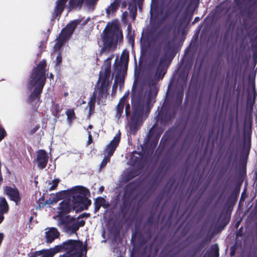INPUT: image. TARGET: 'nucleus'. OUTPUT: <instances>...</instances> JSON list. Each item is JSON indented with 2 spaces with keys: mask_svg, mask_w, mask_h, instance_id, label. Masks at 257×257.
<instances>
[{
  "mask_svg": "<svg viewBox=\"0 0 257 257\" xmlns=\"http://www.w3.org/2000/svg\"><path fill=\"white\" fill-rule=\"evenodd\" d=\"M109 160H110V157L104 155L103 159L100 164V168L104 167L106 165V164L108 162H109Z\"/></svg>",
  "mask_w": 257,
  "mask_h": 257,
  "instance_id": "28",
  "label": "nucleus"
},
{
  "mask_svg": "<svg viewBox=\"0 0 257 257\" xmlns=\"http://www.w3.org/2000/svg\"><path fill=\"white\" fill-rule=\"evenodd\" d=\"M58 252H65L75 254V257H80V240L69 239L55 245Z\"/></svg>",
  "mask_w": 257,
  "mask_h": 257,
  "instance_id": "6",
  "label": "nucleus"
},
{
  "mask_svg": "<svg viewBox=\"0 0 257 257\" xmlns=\"http://www.w3.org/2000/svg\"><path fill=\"white\" fill-rule=\"evenodd\" d=\"M38 205L36 207V209L37 210L38 209H41V208L45 206L46 205L44 204V202L43 203H42V202H37Z\"/></svg>",
  "mask_w": 257,
  "mask_h": 257,
  "instance_id": "36",
  "label": "nucleus"
},
{
  "mask_svg": "<svg viewBox=\"0 0 257 257\" xmlns=\"http://www.w3.org/2000/svg\"><path fill=\"white\" fill-rule=\"evenodd\" d=\"M49 78L50 79H53L54 75L52 73L50 74Z\"/></svg>",
  "mask_w": 257,
  "mask_h": 257,
  "instance_id": "44",
  "label": "nucleus"
},
{
  "mask_svg": "<svg viewBox=\"0 0 257 257\" xmlns=\"http://www.w3.org/2000/svg\"><path fill=\"white\" fill-rule=\"evenodd\" d=\"M56 40L57 41L55 44L53 48L55 51H58L64 44L65 42L68 41L69 39L64 38L63 35L61 34V33H60L59 36L56 39Z\"/></svg>",
  "mask_w": 257,
  "mask_h": 257,
  "instance_id": "16",
  "label": "nucleus"
},
{
  "mask_svg": "<svg viewBox=\"0 0 257 257\" xmlns=\"http://www.w3.org/2000/svg\"><path fill=\"white\" fill-rule=\"evenodd\" d=\"M3 212H2L1 211H0V224L3 222L4 219V216L3 215Z\"/></svg>",
  "mask_w": 257,
  "mask_h": 257,
  "instance_id": "40",
  "label": "nucleus"
},
{
  "mask_svg": "<svg viewBox=\"0 0 257 257\" xmlns=\"http://www.w3.org/2000/svg\"><path fill=\"white\" fill-rule=\"evenodd\" d=\"M44 204L46 206L48 205L49 207H50V205H52V201L51 198H49L47 199L45 202H44Z\"/></svg>",
  "mask_w": 257,
  "mask_h": 257,
  "instance_id": "35",
  "label": "nucleus"
},
{
  "mask_svg": "<svg viewBox=\"0 0 257 257\" xmlns=\"http://www.w3.org/2000/svg\"><path fill=\"white\" fill-rule=\"evenodd\" d=\"M49 157L47 151L44 149L39 150L36 152V157L34 162L37 163V168L40 170H43L47 165Z\"/></svg>",
  "mask_w": 257,
  "mask_h": 257,
  "instance_id": "10",
  "label": "nucleus"
},
{
  "mask_svg": "<svg viewBox=\"0 0 257 257\" xmlns=\"http://www.w3.org/2000/svg\"><path fill=\"white\" fill-rule=\"evenodd\" d=\"M61 111L59 104L57 103L55 105V114H58Z\"/></svg>",
  "mask_w": 257,
  "mask_h": 257,
  "instance_id": "32",
  "label": "nucleus"
},
{
  "mask_svg": "<svg viewBox=\"0 0 257 257\" xmlns=\"http://www.w3.org/2000/svg\"><path fill=\"white\" fill-rule=\"evenodd\" d=\"M76 218L70 215H60L57 219V225L62 231L71 234L75 233L80 226V221L76 222Z\"/></svg>",
  "mask_w": 257,
  "mask_h": 257,
  "instance_id": "5",
  "label": "nucleus"
},
{
  "mask_svg": "<svg viewBox=\"0 0 257 257\" xmlns=\"http://www.w3.org/2000/svg\"><path fill=\"white\" fill-rule=\"evenodd\" d=\"M120 133L116 134L113 139L108 144L104 151V155L110 157L113 154L120 141Z\"/></svg>",
  "mask_w": 257,
  "mask_h": 257,
  "instance_id": "12",
  "label": "nucleus"
},
{
  "mask_svg": "<svg viewBox=\"0 0 257 257\" xmlns=\"http://www.w3.org/2000/svg\"><path fill=\"white\" fill-rule=\"evenodd\" d=\"M33 216H31L30 218V221H31L32 219H33Z\"/></svg>",
  "mask_w": 257,
  "mask_h": 257,
  "instance_id": "50",
  "label": "nucleus"
},
{
  "mask_svg": "<svg viewBox=\"0 0 257 257\" xmlns=\"http://www.w3.org/2000/svg\"><path fill=\"white\" fill-rule=\"evenodd\" d=\"M110 59L106 60L102 70L100 72L97 88L95 90V95L99 102H105L108 90V87L112 78L110 77Z\"/></svg>",
  "mask_w": 257,
  "mask_h": 257,
  "instance_id": "3",
  "label": "nucleus"
},
{
  "mask_svg": "<svg viewBox=\"0 0 257 257\" xmlns=\"http://www.w3.org/2000/svg\"><path fill=\"white\" fill-rule=\"evenodd\" d=\"M46 64V60L44 59L34 67L28 82L27 89L31 92L26 102L34 111L40 105V97L47 77Z\"/></svg>",
  "mask_w": 257,
  "mask_h": 257,
  "instance_id": "1",
  "label": "nucleus"
},
{
  "mask_svg": "<svg viewBox=\"0 0 257 257\" xmlns=\"http://www.w3.org/2000/svg\"><path fill=\"white\" fill-rule=\"evenodd\" d=\"M80 24V19L71 21L66 26L63 28L60 33L63 35V37L69 40L72 37L75 30L78 26Z\"/></svg>",
  "mask_w": 257,
  "mask_h": 257,
  "instance_id": "8",
  "label": "nucleus"
},
{
  "mask_svg": "<svg viewBox=\"0 0 257 257\" xmlns=\"http://www.w3.org/2000/svg\"><path fill=\"white\" fill-rule=\"evenodd\" d=\"M41 45H39V48H41Z\"/></svg>",
  "mask_w": 257,
  "mask_h": 257,
  "instance_id": "54",
  "label": "nucleus"
},
{
  "mask_svg": "<svg viewBox=\"0 0 257 257\" xmlns=\"http://www.w3.org/2000/svg\"><path fill=\"white\" fill-rule=\"evenodd\" d=\"M157 94V89L155 86H152L149 90V92L146 94L145 99L147 104L151 102L152 100L155 98Z\"/></svg>",
  "mask_w": 257,
  "mask_h": 257,
  "instance_id": "17",
  "label": "nucleus"
},
{
  "mask_svg": "<svg viewBox=\"0 0 257 257\" xmlns=\"http://www.w3.org/2000/svg\"><path fill=\"white\" fill-rule=\"evenodd\" d=\"M53 115L55 116V118H54V121L56 122L57 118L59 117V116H57V114H55L54 113H53Z\"/></svg>",
  "mask_w": 257,
  "mask_h": 257,
  "instance_id": "41",
  "label": "nucleus"
},
{
  "mask_svg": "<svg viewBox=\"0 0 257 257\" xmlns=\"http://www.w3.org/2000/svg\"><path fill=\"white\" fill-rule=\"evenodd\" d=\"M87 216H88L87 214H85V213L81 214V218L86 217Z\"/></svg>",
  "mask_w": 257,
  "mask_h": 257,
  "instance_id": "43",
  "label": "nucleus"
},
{
  "mask_svg": "<svg viewBox=\"0 0 257 257\" xmlns=\"http://www.w3.org/2000/svg\"><path fill=\"white\" fill-rule=\"evenodd\" d=\"M42 253L43 250H42V249L35 251L30 253L29 257H38V256H40Z\"/></svg>",
  "mask_w": 257,
  "mask_h": 257,
  "instance_id": "29",
  "label": "nucleus"
},
{
  "mask_svg": "<svg viewBox=\"0 0 257 257\" xmlns=\"http://www.w3.org/2000/svg\"><path fill=\"white\" fill-rule=\"evenodd\" d=\"M75 254L69 252H65L63 254L60 255L59 257H75Z\"/></svg>",
  "mask_w": 257,
  "mask_h": 257,
  "instance_id": "33",
  "label": "nucleus"
},
{
  "mask_svg": "<svg viewBox=\"0 0 257 257\" xmlns=\"http://www.w3.org/2000/svg\"><path fill=\"white\" fill-rule=\"evenodd\" d=\"M67 115V120L69 124L70 125L72 121L76 118L74 109L73 108L68 109L65 111Z\"/></svg>",
  "mask_w": 257,
  "mask_h": 257,
  "instance_id": "21",
  "label": "nucleus"
},
{
  "mask_svg": "<svg viewBox=\"0 0 257 257\" xmlns=\"http://www.w3.org/2000/svg\"><path fill=\"white\" fill-rule=\"evenodd\" d=\"M92 142V138L91 135H90V132L88 133V140L87 142V145L90 144Z\"/></svg>",
  "mask_w": 257,
  "mask_h": 257,
  "instance_id": "38",
  "label": "nucleus"
},
{
  "mask_svg": "<svg viewBox=\"0 0 257 257\" xmlns=\"http://www.w3.org/2000/svg\"><path fill=\"white\" fill-rule=\"evenodd\" d=\"M134 107H135L134 106ZM142 112V109L139 106L137 107H134V115H136L137 113L140 115Z\"/></svg>",
  "mask_w": 257,
  "mask_h": 257,
  "instance_id": "31",
  "label": "nucleus"
},
{
  "mask_svg": "<svg viewBox=\"0 0 257 257\" xmlns=\"http://www.w3.org/2000/svg\"><path fill=\"white\" fill-rule=\"evenodd\" d=\"M81 210L87 209L88 207L91 204V200L88 199L90 196L89 190L81 186Z\"/></svg>",
  "mask_w": 257,
  "mask_h": 257,
  "instance_id": "15",
  "label": "nucleus"
},
{
  "mask_svg": "<svg viewBox=\"0 0 257 257\" xmlns=\"http://www.w3.org/2000/svg\"><path fill=\"white\" fill-rule=\"evenodd\" d=\"M129 107H130V106H129V105H128L125 108V112H126V114H127V113H128V109Z\"/></svg>",
  "mask_w": 257,
  "mask_h": 257,
  "instance_id": "42",
  "label": "nucleus"
},
{
  "mask_svg": "<svg viewBox=\"0 0 257 257\" xmlns=\"http://www.w3.org/2000/svg\"><path fill=\"white\" fill-rule=\"evenodd\" d=\"M102 37L103 42L102 50L106 52L113 51L116 47L117 42L122 38L118 22L115 21L108 23L103 31Z\"/></svg>",
  "mask_w": 257,
  "mask_h": 257,
  "instance_id": "2",
  "label": "nucleus"
},
{
  "mask_svg": "<svg viewBox=\"0 0 257 257\" xmlns=\"http://www.w3.org/2000/svg\"><path fill=\"white\" fill-rule=\"evenodd\" d=\"M68 95V92H65V93H64V95L65 96H67Z\"/></svg>",
  "mask_w": 257,
  "mask_h": 257,
  "instance_id": "47",
  "label": "nucleus"
},
{
  "mask_svg": "<svg viewBox=\"0 0 257 257\" xmlns=\"http://www.w3.org/2000/svg\"><path fill=\"white\" fill-rule=\"evenodd\" d=\"M50 195L53 196V197L51 198L52 201V205L56 204L57 202H58V199L56 198L53 193H51Z\"/></svg>",
  "mask_w": 257,
  "mask_h": 257,
  "instance_id": "34",
  "label": "nucleus"
},
{
  "mask_svg": "<svg viewBox=\"0 0 257 257\" xmlns=\"http://www.w3.org/2000/svg\"><path fill=\"white\" fill-rule=\"evenodd\" d=\"M102 189H103V187H100V190H102Z\"/></svg>",
  "mask_w": 257,
  "mask_h": 257,
  "instance_id": "52",
  "label": "nucleus"
},
{
  "mask_svg": "<svg viewBox=\"0 0 257 257\" xmlns=\"http://www.w3.org/2000/svg\"><path fill=\"white\" fill-rule=\"evenodd\" d=\"M68 0H57L55 2V6L53 13L52 15L51 22H52L58 17H60L63 11L66 7ZM69 9L72 10L78 8L80 9V0H69Z\"/></svg>",
  "mask_w": 257,
  "mask_h": 257,
  "instance_id": "7",
  "label": "nucleus"
},
{
  "mask_svg": "<svg viewBox=\"0 0 257 257\" xmlns=\"http://www.w3.org/2000/svg\"><path fill=\"white\" fill-rule=\"evenodd\" d=\"M4 193L8 196L9 199L14 201L16 205L20 204L22 195L17 187L7 186L4 187Z\"/></svg>",
  "mask_w": 257,
  "mask_h": 257,
  "instance_id": "9",
  "label": "nucleus"
},
{
  "mask_svg": "<svg viewBox=\"0 0 257 257\" xmlns=\"http://www.w3.org/2000/svg\"><path fill=\"white\" fill-rule=\"evenodd\" d=\"M48 230L45 232L47 243H51L55 239L59 237L60 233L55 227H48Z\"/></svg>",
  "mask_w": 257,
  "mask_h": 257,
  "instance_id": "14",
  "label": "nucleus"
},
{
  "mask_svg": "<svg viewBox=\"0 0 257 257\" xmlns=\"http://www.w3.org/2000/svg\"><path fill=\"white\" fill-rule=\"evenodd\" d=\"M7 133L5 128L0 125V142L5 138Z\"/></svg>",
  "mask_w": 257,
  "mask_h": 257,
  "instance_id": "27",
  "label": "nucleus"
},
{
  "mask_svg": "<svg viewBox=\"0 0 257 257\" xmlns=\"http://www.w3.org/2000/svg\"><path fill=\"white\" fill-rule=\"evenodd\" d=\"M40 125L39 124H36L35 127L30 131V134L32 135L36 133L38 130L40 128Z\"/></svg>",
  "mask_w": 257,
  "mask_h": 257,
  "instance_id": "30",
  "label": "nucleus"
},
{
  "mask_svg": "<svg viewBox=\"0 0 257 257\" xmlns=\"http://www.w3.org/2000/svg\"><path fill=\"white\" fill-rule=\"evenodd\" d=\"M95 98L93 95H91L87 101H81V109H83L84 114L89 118L91 114V112L94 108Z\"/></svg>",
  "mask_w": 257,
  "mask_h": 257,
  "instance_id": "11",
  "label": "nucleus"
},
{
  "mask_svg": "<svg viewBox=\"0 0 257 257\" xmlns=\"http://www.w3.org/2000/svg\"><path fill=\"white\" fill-rule=\"evenodd\" d=\"M40 256H41L40 257H45V256L44 255L43 253H42Z\"/></svg>",
  "mask_w": 257,
  "mask_h": 257,
  "instance_id": "49",
  "label": "nucleus"
},
{
  "mask_svg": "<svg viewBox=\"0 0 257 257\" xmlns=\"http://www.w3.org/2000/svg\"><path fill=\"white\" fill-rule=\"evenodd\" d=\"M124 104V97H122L120 100L119 103L118 104L117 106V112L118 114H120L123 110Z\"/></svg>",
  "mask_w": 257,
  "mask_h": 257,
  "instance_id": "26",
  "label": "nucleus"
},
{
  "mask_svg": "<svg viewBox=\"0 0 257 257\" xmlns=\"http://www.w3.org/2000/svg\"><path fill=\"white\" fill-rule=\"evenodd\" d=\"M81 226H82L83 225H84V222L83 221L81 220Z\"/></svg>",
  "mask_w": 257,
  "mask_h": 257,
  "instance_id": "46",
  "label": "nucleus"
},
{
  "mask_svg": "<svg viewBox=\"0 0 257 257\" xmlns=\"http://www.w3.org/2000/svg\"><path fill=\"white\" fill-rule=\"evenodd\" d=\"M58 210V217L68 215L71 211H75L76 213L80 212V188L77 189L70 197L61 201Z\"/></svg>",
  "mask_w": 257,
  "mask_h": 257,
  "instance_id": "4",
  "label": "nucleus"
},
{
  "mask_svg": "<svg viewBox=\"0 0 257 257\" xmlns=\"http://www.w3.org/2000/svg\"><path fill=\"white\" fill-rule=\"evenodd\" d=\"M79 188H80V185H76L66 190H61L54 195L59 201L61 199H66L70 197L76 191L77 189Z\"/></svg>",
  "mask_w": 257,
  "mask_h": 257,
  "instance_id": "13",
  "label": "nucleus"
},
{
  "mask_svg": "<svg viewBox=\"0 0 257 257\" xmlns=\"http://www.w3.org/2000/svg\"><path fill=\"white\" fill-rule=\"evenodd\" d=\"M42 250H43L42 253L45 257H53L56 253H58L55 246L49 249H43Z\"/></svg>",
  "mask_w": 257,
  "mask_h": 257,
  "instance_id": "20",
  "label": "nucleus"
},
{
  "mask_svg": "<svg viewBox=\"0 0 257 257\" xmlns=\"http://www.w3.org/2000/svg\"><path fill=\"white\" fill-rule=\"evenodd\" d=\"M97 0H81V5L84 4L88 11L92 10L95 3Z\"/></svg>",
  "mask_w": 257,
  "mask_h": 257,
  "instance_id": "23",
  "label": "nucleus"
},
{
  "mask_svg": "<svg viewBox=\"0 0 257 257\" xmlns=\"http://www.w3.org/2000/svg\"><path fill=\"white\" fill-rule=\"evenodd\" d=\"M60 181V180L59 178H55L51 182L50 181H49L48 184H51V185L46 190L45 192H47L48 190H49V191H52L53 190H55L57 188V186Z\"/></svg>",
  "mask_w": 257,
  "mask_h": 257,
  "instance_id": "22",
  "label": "nucleus"
},
{
  "mask_svg": "<svg viewBox=\"0 0 257 257\" xmlns=\"http://www.w3.org/2000/svg\"><path fill=\"white\" fill-rule=\"evenodd\" d=\"M120 3L119 0H115L108 8L106 10V12L108 17L111 16L113 13L117 9Z\"/></svg>",
  "mask_w": 257,
  "mask_h": 257,
  "instance_id": "18",
  "label": "nucleus"
},
{
  "mask_svg": "<svg viewBox=\"0 0 257 257\" xmlns=\"http://www.w3.org/2000/svg\"><path fill=\"white\" fill-rule=\"evenodd\" d=\"M44 200V198H43V196L41 197L39 200L37 201V202H40V201H43Z\"/></svg>",
  "mask_w": 257,
  "mask_h": 257,
  "instance_id": "45",
  "label": "nucleus"
},
{
  "mask_svg": "<svg viewBox=\"0 0 257 257\" xmlns=\"http://www.w3.org/2000/svg\"><path fill=\"white\" fill-rule=\"evenodd\" d=\"M9 210V206L7 200L4 197H0V211L7 213Z\"/></svg>",
  "mask_w": 257,
  "mask_h": 257,
  "instance_id": "19",
  "label": "nucleus"
},
{
  "mask_svg": "<svg viewBox=\"0 0 257 257\" xmlns=\"http://www.w3.org/2000/svg\"><path fill=\"white\" fill-rule=\"evenodd\" d=\"M56 216H53V218H55Z\"/></svg>",
  "mask_w": 257,
  "mask_h": 257,
  "instance_id": "55",
  "label": "nucleus"
},
{
  "mask_svg": "<svg viewBox=\"0 0 257 257\" xmlns=\"http://www.w3.org/2000/svg\"><path fill=\"white\" fill-rule=\"evenodd\" d=\"M62 54L61 52H59L57 54V56L55 60V67H57V68L58 67H60L61 64L62 63Z\"/></svg>",
  "mask_w": 257,
  "mask_h": 257,
  "instance_id": "25",
  "label": "nucleus"
},
{
  "mask_svg": "<svg viewBox=\"0 0 257 257\" xmlns=\"http://www.w3.org/2000/svg\"><path fill=\"white\" fill-rule=\"evenodd\" d=\"M89 127L90 128H91V125H89Z\"/></svg>",
  "mask_w": 257,
  "mask_h": 257,
  "instance_id": "53",
  "label": "nucleus"
},
{
  "mask_svg": "<svg viewBox=\"0 0 257 257\" xmlns=\"http://www.w3.org/2000/svg\"><path fill=\"white\" fill-rule=\"evenodd\" d=\"M130 27H131V26L129 25L128 26V27H127V29H130Z\"/></svg>",
  "mask_w": 257,
  "mask_h": 257,
  "instance_id": "51",
  "label": "nucleus"
},
{
  "mask_svg": "<svg viewBox=\"0 0 257 257\" xmlns=\"http://www.w3.org/2000/svg\"><path fill=\"white\" fill-rule=\"evenodd\" d=\"M53 25V23H52L51 26H50V28H49L47 29V33H48V35H49V34H50V32H51V30H52V25ZM48 36H49V35H48ZM48 36H47V40H48Z\"/></svg>",
  "mask_w": 257,
  "mask_h": 257,
  "instance_id": "39",
  "label": "nucleus"
},
{
  "mask_svg": "<svg viewBox=\"0 0 257 257\" xmlns=\"http://www.w3.org/2000/svg\"><path fill=\"white\" fill-rule=\"evenodd\" d=\"M81 257H83L84 254L86 253V249L85 247L82 248L81 247Z\"/></svg>",
  "mask_w": 257,
  "mask_h": 257,
  "instance_id": "37",
  "label": "nucleus"
},
{
  "mask_svg": "<svg viewBox=\"0 0 257 257\" xmlns=\"http://www.w3.org/2000/svg\"><path fill=\"white\" fill-rule=\"evenodd\" d=\"M77 219H80V214H79L77 217H76Z\"/></svg>",
  "mask_w": 257,
  "mask_h": 257,
  "instance_id": "48",
  "label": "nucleus"
},
{
  "mask_svg": "<svg viewBox=\"0 0 257 257\" xmlns=\"http://www.w3.org/2000/svg\"><path fill=\"white\" fill-rule=\"evenodd\" d=\"M128 59V54L126 52H124L121 56L120 62L121 64H124L126 66L127 64Z\"/></svg>",
  "mask_w": 257,
  "mask_h": 257,
  "instance_id": "24",
  "label": "nucleus"
}]
</instances>
